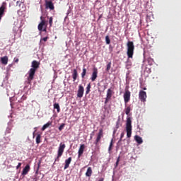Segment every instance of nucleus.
Here are the masks:
<instances>
[{"instance_id": "1a4fd4ad", "label": "nucleus", "mask_w": 181, "mask_h": 181, "mask_svg": "<svg viewBox=\"0 0 181 181\" xmlns=\"http://www.w3.org/2000/svg\"><path fill=\"white\" fill-rule=\"evenodd\" d=\"M85 88L82 85L78 86V89L77 92V97L78 98H83L84 95Z\"/></svg>"}, {"instance_id": "4c0bfd02", "label": "nucleus", "mask_w": 181, "mask_h": 181, "mask_svg": "<svg viewBox=\"0 0 181 181\" xmlns=\"http://www.w3.org/2000/svg\"><path fill=\"white\" fill-rule=\"evenodd\" d=\"M94 135V132L90 134V139H92Z\"/></svg>"}, {"instance_id": "bb28decb", "label": "nucleus", "mask_w": 181, "mask_h": 181, "mask_svg": "<svg viewBox=\"0 0 181 181\" xmlns=\"http://www.w3.org/2000/svg\"><path fill=\"white\" fill-rule=\"evenodd\" d=\"M131 112V107H127L126 109H125V113L126 115H129V112Z\"/></svg>"}, {"instance_id": "a19ab883", "label": "nucleus", "mask_w": 181, "mask_h": 181, "mask_svg": "<svg viewBox=\"0 0 181 181\" xmlns=\"http://www.w3.org/2000/svg\"><path fill=\"white\" fill-rule=\"evenodd\" d=\"M109 147H112V139L111 140Z\"/></svg>"}, {"instance_id": "6ab92c4d", "label": "nucleus", "mask_w": 181, "mask_h": 181, "mask_svg": "<svg viewBox=\"0 0 181 181\" xmlns=\"http://www.w3.org/2000/svg\"><path fill=\"white\" fill-rule=\"evenodd\" d=\"M78 76V71L77 69H74L73 74H72V78H73V81H75Z\"/></svg>"}, {"instance_id": "c85d7f7f", "label": "nucleus", "mask_w": 181, "mask_h": 181, "mask_svg": "<svg viewBox=\"0 0 181 181\" xmlns=\"http://www.w3.org/2000/svg\"><path fill=\"white\" fill-rule=\"evenodd\" d=\"M49 26L52 27V23H53V17H50L49 18Z\"/></svg>"}, {"instance_id": "6e6552de", "label": "nucleus", "mask_w": 181, "mask_h": 181, "mask_svg": "<svg viewBox=\"0 0 181 181\" xmlns=\"http://www.w3.org/2000/svg\"><path fill=\"white\" fill-rule=\"evenodd\" d=\"M146 98H147L146 93L145 91L140 90L139 93V99L141 102L144 103L146 101Z\"/></svg>"}, {"instance_id": "393cba45", "label": "nucleus", "mask_w": 181, "mask_h": 181, "mask_svg": "<svg viewBox=\"0 0 181 181\" xmlns=\"http://www.w3.org/2000/svg\"><path fill=\"white\" fill-rule=\"evenodd\" d=\"M87 74V69L86 68L83 69V71L81 73V78H84Z\"/></svg>"}, {"instance_id": "39448f33", "label": "nucleus", "mask_w": 181, "mask_h": 181, "mask_svg": "<svg viewBox=\"0 0 181 181\" xmlns=\"http://www.w3.org/2000/svg\"><path fill=\"white\" fill-rule=\"evenodd\" d=\"M40 20H41V22L37 26L38 30L45 32L47 31V29L46 28L43 29V27L46 25L45 18L43 16H41Z\"/></svg>"}, {"instance_id": "473e14b6", "label": "nucleus", "mask_w": 181, "mask_h": 181, "mask_svg": "<svg viewBox=\"0 0 181 181\" xmlns=\"http://www.w3.org/2000/svg\"><path fill=\"white\" fill-rule=\"evenodd\" d=\"M125 135V134L124 132H122L120 135V139L119 140V142H120L121 141H122V138H124V136Z\"/></svg>"}, {"instance_id": "b1692460", "label": "nucleus", "mask_w": 181, "mask_h": 181, "mask_svg": "<svg viewBox=\"0 0 181 181\" xmlns=\"http://www.w3.org/2000/svg\"><path fill=\"white\" fill-rule=\"evenodd\" d=\"M91 89V83L88 84L86 87V94L88 95L90 93Z\"/></svg>"}, {"instance_id": "0eeeda50", "label": "nucleus", "mask_w": 181, "mask_h": 181, "mask_svg": "<svg viewBox=\"0 0 181 181\" xmlns=\"http://www.w3.org/2000/svg\"><path fill=\"white\" fill-rule=\"evenodd\" d=\"M45 8L46 9H49L51 11L54 10L55 7H54V5L52 1L45 0Z\"/></svg>"}, {"instance_id": "79ce46f5", "label": "nucleus", "mask_w": 181, "mask_h": 181, "mask_svg": "<svg viewBox=\"0 0 181 181\" xmlns=\"http://www.w3.org/2000/svg\"><path fill=\"white\" fill-rule=\"evenodd\" d=\"M112 147L109 146V148H108L109 152H111V150H112Z\"/></svg>"}, {"instance_id": "a211bd4d", "label": "nucleus", "mask_w": 181, "mask_h": 181, "mask_svg": "<svg viewBox=\"0 0 181 181\" xmlns=\"http://www.w3.org/2000/svg\"><path fill=\"white\" fill-rule=\"evenodd\" d=\"M93 175V169L91 167L88 168L87 171L86 173V176L88 177H90Z\"/></svg>"}, {"instance_id": "2eb2a0df", "label": "nucleus", "mask_w": 181, "mask_h": 181, "mask_svg": "<svg viewBox=\"0 0 181 181\" xmlns=\"http://www.w3.org/2000/svg\"><path fill=\"white\" fill-rule=\"evenodd\" d=\"M72 162V157H69L68 159L65 160L64 170L68 169Z\"/></svg>"}, {"instance_id": "9b49d317", "label": "nucleus", "mask_w": 181, "mask_h": 181, "mask_svg": "<svg viewBox=\"0 0 181 181\" xmlns=\"http://www.w3.org/2000/svg\"><path fill=\"white\" fill-rule=\"evenodd\" d=\"M98 74V69H97V68H94L93 69V74L91 75L90 80L92 81H95V79H97Z\"/></svg>"}, {"instance_id": "7ed1b4c3", "label": "nucleus", "mask_w": 181, "mask_h": 181, "mask_svg": "<svg viewBox=\"0 0 181 181\" xmlns=\"http://www.w3.org/2000/svg\"><path fill=\"white\" fill-rule=\"evenodd\" d=\"M126 131L127 138H130L132 135V120L131 119V117L127 118Z\"/></svg>"}, {"instance_id": "423d86ee", "label": "nucleus", "mask_w": 181, "mask_h": 181, "mask_svg": "<svg viewBox=\"0 0 181 181\" xmlns=\"http://www.w3.org/2000/svg\"><path fill=\"white\" fill-rule=\"evenodd\" d=\"M103 129H100L99 130V132L98 133L97 136H96V139L94 142V144H95L96 146L98 145V143H100V141H101V138L103 136Z\"/></svg>"}, {"instance_id": "ea45409f", "label": "nucleus", "mask_w": 181, "mask_h": 181, "mask_svg": "<svg viewBox=\"0 0 181 181\" xmlns=\"http://www.w3.org/2000/svg\"><path fill=\"white\" fill-rule=\"evenodd\" d=\"M37 132V130H35L33 133V137L35 138V132Z\"/></svg>"}, {"instance_id": "ddd939ff", "label": "nucleus", "mask_w": 181, "mask_h": 181, "mask_svg": "<svg viewBox=\"0 0 181 181\" xmlns=\"http://www.w3.org/2000/svg\"><path fill=\"white\" fill-rule=\"evenodd\" d=\"M6 9V4L3 3L1 6L0 7V18L2 19L4 13H5V10Z\"/></svg>"}, {"instance_id": "37998d69", "label": "nucleus", "mask_w": 181, "mask_h": 181, "mask_svg": "<svg viewBox=\"0 0 181 181\" xmlns=\"http://www.w3.org/2000/svg\"><path fill=\"white\" fill-rule=\"evenodd\" d=\"M98 181H104V178H100Z\"/></svg>"}, {"instance_id": "5701e85b", "label": "nucleus", "mask_w": 181, "mask_h": 181, "mask_svg": "<svg viewBox=\"0 0 181 181\" xmlns=\"http://www.w3.org/2000/svg\"><path fill=\"white\" fill-rule=\"evenodd\" d=\"M41 134H38L36 136V144H39L40 143H41Z\"/></svg>"}, {"instance_id": "c03bdc74", "label": "nucleus", "mask_w": 181, "mask_h": 181, "mask_svg": "<svg viewBox=\"0 0 181 181\" xmlns=\"http://www.w3.org/2000/svg\"><path fill=\"white\" fill-rule=\"evenodd\" d=\"M144 90H146V88H144Z\"/></svg>"}, {"instance_id": "aec40b11", "label": "nucleus", "mask_w": 181, "mask_h": 181, "mask_svg": "<svg viewBox=\"0 0 181 181\" xmlns=\"http://www.w3.org/2000/svg\"><path fill=\"white\" fill-rule=\"evenodd\" d=\"M52 124V122H48L47 123H46L42 126L41 130L45 131L47 128H48Z\"/></svg>"}, {"instance_id": "f257e3e1", "label": "nucleus", "mask_w": 181, "mask_h": 181, "mask_svg": "<svg viewBox=\"0 0 181 181\" xmlns=\"http://www.w3.org/2000/svg\"><path fill=\"white\" fill-rule=\"evenodd\" d=\"M40 63L36 60L32 62L31 69L28 71V76L27 81H25V84L30 85L32 83V81L34 80L35 73L37 70L40 68Z\"/></svg>"}, {"instance_id": "a878e982", "label": "nucleus", "mask_w": 181, "mask_h": 181, "mask_svg": "<svg viewBox=\"0 0 181 181\" xmlns=\"http://www.w3.org/2000/svg\"><path fill=\"white\" fill-rule=\"evenodd\" d=\"M105 41H106V44L107 45H110V43H111V40H110V37L108 35L105 37Z\"/></svg>"}, {"instance_id": "412c9836", "label": "nucleus", "mask_w": 181, "mask_h": 181, "mask_svg": "<svg viewBox=\"0 0 181 181\" xmlns=\"http://www.w3.org/2000/svg\"><path fill=\"white\" fill-rule=\"evenodd\" d=\"M134 139L136 140V141L139 144H141L143 143V140H142V138L138 135H136L134 136Z\"/></svg>"}, {"instance_id": "4be33fe9", "label": "nucleus", "mask_w": 181, "mask_h": 181, "mask_svg": "<svg viewBox=\"0 0 181 181\" xmlns=\"http://www.w3.org/2000/svg\"><path fill=\"white\" fill-rule=\"evenodd\" d=\"M54 109H57V112H61V107L59 103H54Z\"/></svg>"}, {"instance_id": "2f4dec72", "label": "nucleus", "mask_w": 181, "mask_h": 181, "mask_svg": "<svg viewBox=\"0 0 181 181\" xmlns=\"http://www.w3.org/2000/svg\"><path fill=\"white\" fill-rule=\"evenodd\" d=\"M148 62L149 64L151 65L153 62V59L151 58H148Z\"/></svg>"}, {"instance_id": "72a5a7b5", "label": "nucleus", "mask_w": 181, "mask_h": 181, "mask_svg": "<svg viewBox=\"0 0 181 181\" xmlns=\"http://www.w3.org/2000/svg\"><path fill=\"white\" fill-rule=\"evenodd\" d=\"M121 158V156H119L116 161V166H118V164L119 163V159Z\"/></svg>"}, {"instance_id": "dca6fc26", "label": "nucleus", "mask_w": 181, "mask_h": 181, "mask_svg": "<svg viewBox=\"0 0 181 181\" xmlns=\"http://www.w3.org/2000/svg\"><path fill=\"white\" fill-rule=\"evenodd\" d=\"M1 62L2 64L7 65L8 62V57L7 56L1 57Z\"/></svg>"}, {"instance_id": "f3484780", "label": "nucleus", "mask_w": 181, "mask_h": 181, "mask_svg": "<svg viewBox=\"0 0 181 181\" xmlns=\"http://www.w3.org/2000/svg\"><path fill=\"white\" fill-rule=\"evenodd\" d=\"M114 95V90H112V88H110L107 91L106 97L111 98Z\"/></svg>"}, {"instance_id": "9d476101", "label": "nucleus", "mask_w": 181, "mask_h": 181, "mask_svg": "<svg viewBox=\"0 0 181 181\" xmlns=\"http://www.w3.org/2000/svg\"><path fill=\"white\" fill-rule=\"evenodd\" d=\"M124 103H127L129 102L131 100V92L129 90H126L124 94Z\"/></svg>"}, {"instance_id": "58836bf2", "label": "nucleus", "mask_w": 181, "mask_h": 181, "mask_svg": "<svg viewBox=\"0 0 181 181\" xmlns=\"http://www.w3.org/2000/svg\"><path fill=\"white\" fill-rule=\"evenodd\" d=\"M14 62H15L16 63H18V62H19V59H14Z\"/></svg>"}, {"instance_id": "a18cd8bd", "label": "nucleus", "mask_w": 181, "mask_h": 181, "mask_svg": "<svg viewBox=\"0 0 181 181\" xmlns=\"http://www.w3.org/2000/svg\"><path fill=\"white\" fill-rule=\"evenodd\" d=\"M19 3V1H17V4H18Z\"/></svg>"}, {"instance_id": "f8f14e48", "label": "nucleus", "mask_w": 181, "mask_h": 181, "mask_svg": "<svg viewBox=\"0 0 181 181\" xmlns=\"http://www.w3.org/2000/svg\"><path fill=\"white\" fill-rule=\"evenodd\" d=\"M85 148H86V145L81 144L78 151V158H81L82 156V155H83Z\"/></svg>"}, {"instance_id": "c756f323", "label": "nucleus", "mask_w": 181, "mask_h": 181, "mask_svg": "<svg viewBox=\"0 0 181 181\" xmlns=\"http://www.w3.org/2000/svg\"><path fill=\"white\" fill-rule=\"evenodd\" d=\"M111 98L107 97L105 98V104H107L110 102Z\"/></svg>"}, {"instance_id": "cd10ccee", "label": "nucleus", "mask_w": 181, "mask_h": 181, "mask_svg": "<svg viewBox=\"0 0 181 181\" xmlns=\"http://www.w3.org/2000/svg\"><path fill=\"white\" fill-rule=\"evenodd\" d=\"M110 69H111V62H109V63L107 64L106 71H110Z\"/></svg>"}, {"instance_id": "20e7f679", "label": "nucleus", "mask_w": 181, "mask_h": 181, "mask_svg": "<svg viewBox=\"0 0 181 181\" xmlns=\"http://www.w3.org/2000/svg\"><path fill=\"white\" fill-rule=\"evenodd\" d=\"M65 148H66V144L60 143L59 146L58 148L57 156V158L55 159V162L57 161L59 162L60 160L59 158H62V156H63Z\"/></svg>"}, {"instance_id": "4468645a", "label": "nucleus", "mask_w": 181, "mask_h": 181, "mask_svg": "<svg viewBox=\"0 0 181 181\" xmlns=\"http://www.w3.org/2000/svg\"><path fill=\"white\" fill-rule=\"evenodd\" d=\"M30 165L27 164L25 168L23 169L21 175L23 176H26V175L30 172Z\"/></svg>"}, {"instance_id": "e433bc0d", "label": "nucleus", "mask_w": 181, "mask_h": 181, "mask_svg": "<svg viewBox=\"0 0 181 181\" xmlns=\"http://www.w3.org/2000/svg\"><path fill=\"white\" fill-rule=\"evenodd\" d=\"M26 99H27V97L25 95L22 96V98H21L22 100H25Z\"/></svg>"}, {"instance_id": "f03ea898", "label": "nucleus", "mask_w": 181, "mask_h": 181, "mask_svg": "<svg viewBox=\"0 0 181 181\" xmlns=\"http://www.w3.org/2000/svg\"><path fill=\"white\" fill-rule=\"evenodd\" d=\"M127 57L128 59L126 62V68L129 69L132 66V62L129 61V59H132L134 57V51L135 50V46H134V42L129 41L127 44Z\"/></svg>"}, {"instance_id": "c9c22d12", "label": "nucleus", "mask_w": 181, "mask_h": 181, "mask_svg": "<svg viewBox=\"0 0 181 181\" xmlns=\"http://www.w3.org/2000/svg\"><path fill=\"white\" fill-rule=\"evenodd\" d=\"M47 40H48V37H43V38L42 39V40H43L44 42H47Z\"/></svg>"}, {"instance_id": "f704fd0d", "label": "nucleus", "mask_w": 181, "mask_h": 181, "mask_svg": "<svg viewBox=\"0 0 181 181\" xmlns=\"http://www.w3.org/2000/svg\"><path fill=\"white\" fill-rule=\"evenodd\" d=\"M21 166H22V163H18L16 166V169H20V168H21Z\"/></svg>"}, {"instance_id": "7c9ffc66", "label": "nucleus", "mask_w": 181, "mask_h": 181, "mask_svg": "<svg viewBox=\"0 0 181 181\" xmlns=\"http://www.w3.org/2000/svg\"><path fill=\"white\" fill-rule=\"evenodd\" d=\"M64 127H65V124H61V125L59 127V131L63 130V129L64 128Z\"/></svg>"}, {"instance_id": "49530a36", "label": "nucleus", "mask_w": 181, "mask_h": 181, "mask_svg": "<svg viewBox=\"0 0 181 181\" xmlns=\"http://www.w3.org/2000/svg\"><path fill=\"white\" fill-rule=\"evenodd\" d=\"M2 18H0V21H1Z\"/></svg>"}]
</instances>
